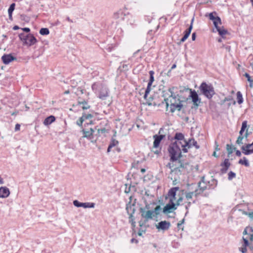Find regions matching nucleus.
<instances>
[{
  "label": "nucleus",
  "instance_id": "nucleus-50",
  "mask_svg": "<svg viewBox=\"0 0 253 253\" xmlns=\"http://www.w3.org/2000/svg\"><path fill=\"white\" fill-rule=\"evenodd\" d=\"M236 155L237 156L240 157L241 156V152L239 150L236 151Z\"/></svg>",
  "mask_w": 253,
  "mask_h": 253
},
{
  "label": "nucleus",
  "instance_id": "nucleus-38",
  "mask_svg": "<svg viewBox=\"0 0 253 253\" xmlns=\"http://www.w3.org/2000/svg\"><path fill=\"white\" fill-rule=\"evenodd\" d=\"M73 204L75 206L79 208L83 207V203L80 202L78 200H75L73 201Z\"/></svg>",
  "mask_w": 253,
  "mask_h": 253
},
{
  "label": "nucleus",
  "instance_id": "nucleus-13",
  "mask_svg": "<svg viewBox=\"0 0 253 253\" xmlns=\"http://www.w3.org/2000/svg\"><path fill=\"white\" fill-rule=\"evenodd\" d=\"M165 137V135L163 134L154 135L153 138L154 139L153 146L154 148H157L161 141V140Z\"/></svg>",
  "mask_w": 253,
  "mask_h": 253
},
{
  "label": "nucleus",
  "instance_id": "nucleus-7",
  "mask_svg": "<svg viewBox=\"0 0 253 253\" xmlns=\"http://www.w3.org/2000/svg\"><path fill=\"white\" fill-rule=\"evenodd\" d=\"M19 38L23 42L24 44L29 46L34 45L37 42L36 38L31 34L26 35L22 33L19 35Z\"/></svg>",
  "mask_w": 253,
  "mask_h": 253
},
{
  "label": "nucleus",
  "instance_id": "nucleus-10",
  "mask_svg": "<svg viewBox=\"0 0 253 253\" xmlns=\"http://www.w3.org/2000/svg\"><path fill=\"white\" fill-rule=\"evenodd\" d=\"M170 227V223L167 221H161L156 225V227L158 230H168Z\"/></svg>",
  "mask_w": 253,
  "mask_h": 253
},
{
  "label": "nucleus",
  "instance_id": "nucleus-29",
  "mask_svg": "<svg viewBox=\"0 0 253 253\" xmlns=\"http://www.w3.org/2000/svg\"><path fill=\"white\" fill-rule=\"evenodd\" d=\"M83 207L84 208H94L95 207V203L91 202L83 203Z\"/></svg>",
  "mask_w": 253,
  "mask_h": 253
},
{
  "label": "nucleus",
  "instance_id": "nucleus-40",
  "mask_svg": "<svg viewBox=\"0 0 253 253\" xmlns=\"http://www.w3.org/2000/svg\"><path fill=\"white\" fill-rule=\"evenodd\" d=\"M140 210H144V211H149L150 210V205L148 203L145 204V207L143 208H140Z\"/></svg>",
  "mask_w": 253,
  "mask_h": 253
},
{
  "label": "nucleus",
  "instance_id": "nucleus-9",
  "mask_svg": "<svg viewBox=\"0 0 253 253\" xmlns=\"http://www.w3.org/2000/svg\"><path fill=\"white\" fill-rule=\"evenodd\" d=\"M214 15H216L215 12H211L209 14V17L210 19L212 21L214 27L217 28L219 25H221L222 22L219 16H215Z\"/></svg>",
  "mask_w": 253,
  "mask_h": 253
},
{
  "label": "nucleus",
  "instance_id": "nucleus-5",
  "mask_svg": "<svg viewBox=\"0 0 253 253\" xmlns=\"http://www.w3.org/2000/svg\"><path fill=\"white\" fill-rule=\"evenodd\" d=\"M201 93L208 99H211L215 94L214 88L211 84L203 82L199 86Z\"/></svg>",
  "mask_w": 253,
  "mask_h": 253
},
{
  "label": "nucleus",
  "instance_id": "nucleus-58",
  "mask_svg": "<svg viewBox=\"0 0 253 253\" xmlns=\"http://www.w3.org/2000/svg\"><path fill=\"white\" fill-rule=\"evenodd\" d=\"M176 64H173V65H172V66H171V70H173V69H174V68H176Z\"/></svg>",
  "mask_w": 253,
  "mask_h": 253
},
{
  "label": "nucleus",
  "instance_id": "nucleus-55",
  "mask_svg": "<svg viewBox=\"0 0 253 253\" xmlns=\"http://www.w3.org/2000/svg\"><path fill=\"white\" fill-rule=\"evenodd\" d=\"M19 29V27L18 26L15 25L13 27V29L14 30H17Z\"/></svg>",
  "mask_w": 253,
  "mask_h": 253
},
{
  "label": "nucleus",
  "instance_id": "nucleus-60",
  "mask_svg": "<svg viewBox=\"0 0 253 253\" xmlns=\"http://www.w3.org/2000/svg\"><path fill=\"white\" fill-rule=\"evenodd\" d=\"M249 247L251 251H253V246H250V245H249Z\"/></svg>",
  "mask_w": 253,
  "mask_h": 253
},
{
  "label": "nucleus",
  "instance_id": "nucleus-34",
  "mask_svg": "<svg viewBox=\"0 0 253 253\" xmlns=\"http://www.w3.org/2000/svg\"><path fill=\"white\" fill-rule=\"evenodd\" d=\"M245 235L243 236V238H242V240H243V242H242V245H244V246H246V247H248L249 246V239H248V237H245L244 236Z\"/></svg>",
  "mask_w": 253,
  "mask_h": 253
},
{
  "label": "nucleus",
  "instance_id": "nucleus-32",
  "mask_svg": "<svg viewBox=\"0 0 253 253\" xmlns=\"http://www.w3.org/2000/svg\"><path fill=\"white\" fill-rule=\"evenodd\" d=\"M237 99L238 103L240 104L243 102V98L242 96V94L240 91H238L237 93Z\"/></svg>",
  "mask_w": 253,
  "mask_h": 253
},
{
  "label": "nucleus",
  "instance_id": "nucleus-37",
  "mask_svg": "<svg viewBox=\"0 0 253 253\" xmlns=\"http://www.w3.org/2000/svg\"><path fill=\"white\" fill-rule=\"evenodd\" d=\"M228 179L229 180H232L233 178H235L236 176V173L232 171H230L228 173Z\"/></svg>",
  "mask_w": 253,
  "mask_h": 253
},
{
  "label": "nucleus",
  "instance_id": "nucleus-41",
  "mask_svg": "<svg viewBox=\"0 0 253 253\" xmlns=\"http://www.w3.org/2000/svg\"><path fill=\"white\" fill-rule=\"evenodd\" d=\"M244 214L248 215V216L250 217V218L253 222V212H244Z\"/></svg>",
  "mask_w": 253,
  "mask_h": 253
},
{
  "label": "nucleus",
  "instance_id": "nucleus-1",
  "mask_svg": "<svg viewBox=\"0 0 253 253\" xmlns=\"http://www.w3.org/2000/svg\"><path fill=\"white\" fill-rule=\"evenodd\" d=\"M194 146L197 149L200 148V146L198 145L197 142L194 138H190L188 141H184V143L182 142H174L171 143L168 148V151L170 156V162L169 163L166 167L173 171L177 169L180 168H185L186 164L178 159L181 157V147L182 148V151L184 153L188 152V148Z\"/></svg>",
  "mask_w": 253,
  "mask_h": 253
},
{
  "label": "nucleus",
  "instance_id": "nucleus-6",
  "mask_svg": "<svg viewBox=\"0 0 253 253\" xmlns=\"http://www.w3.org/2000/svg\"><path fill=\"white\" fill-rule=\"evenodd\" d=\"M183 200L184 201V195H183V197L179 198L177 199L176 204H174L173 201V199H169V203L167 204L164 208L163 212L165 214L172 212L177 209L176 206L180 205L181 203Z\"/></svg>",
  "mask_w": 253,
  "mask_h": 253
},
{
  "label": "nucleus",
  "instance_id": "nucleus-31",
  "mask_svg": "<svg viewBox=\"0 0 253 253\" xmlns=\"http://www.w3.org/2000/svg\"><path fill=\"white\" fill-rule=\"evenodd\" d=\"M244 76L247 78L248 81L250 83V86L253 87V80L251 78L250 75L247 73H245Z\"/></svg>",
  "mask_w": 253,
  "mask_h": 253
},
{
  "label": "nucleus",
  "instance_id": "nucleus-21",
  "mask_svg": "<svg viewBox=\"0 0 253 253\" xmlns=\"http://www.w3.org/2000/svg\"><path fill=\"white\" fill-rule=\"evenodd\" d=\"M162 211V208L160 205H157L154 209L152 210L153 214L154 217L157 218L158 215L160 214V212Z\"/></svg>",
  "mask_w": 253,
  "mask_h": 253
},
{
  "label": "nucleus",
  "instance_id": "nucleus-26",
  "mask_svg": "<svg viewBox=\"0 0 253 253\" xmlns=\"http://www.w3.org/2000/svg\"><path fill=\"white\" fill-rule=\"evenodd\" d=\"M79 104L81 108H82L83 110H86L87 109H89L90 107V106L88 104L86 101H84L82 102H79Z\"/></svg>",
  "mask_w": 253,
  "mask_h": 253
},
{
  "label": "nucleus",
  "instance_id": "nucleus-62",
  "mask_svg": "<svg viewBox=\"0 0 253 253\" xmlns=\"http://www.w3.org/2000/svg\"><path fill=\"white\" fill-rule=\"evenodd\" d=\"M244 137H245L246 138H247L248 136V132H246L245 134L244 135Z\"/></svg>",
  "mask_w": 253,
  "mask_h": 253
},
{
  "label": "nucleus",
  "instance_id": "nucleus-16",
  "mask_svg": "<svg viewBox=\"0 0 253 253\" xmlns=\"http://www.w3.org/2000/svg\"><path fill=\"white\" fill-rule=\"evenodd\" d=\"M220 166L222 168L221 169V171L222 173L226 172L228 168L230 166V163L228 159H225L223 163H221Z\"/></svg>",
  "mask_w": 253,
  "mask_h": 253
},
{
  "label": "nucleus",
  "instance_id": "nucleus-14",
  "mask_svg": "<svg viewBox=\"0 0 253 253\" xmlns=\"http://www.w3.org/2000/svg\"><path fill=\"white\" fill-rule=\"evenodd\" d=\"M10 191L6 187H1L0 188V198H6L10 195Z\"/></svg>",
  "mask_w": 253,
  "mask_h": 253
},
{
  "label": "nucleus",
  "instance_id": "nucleus-42",
  "mask_svg": "<svg viewBox=\"0 0 253 253\" xmlns=\"http://www.w3.org/2000/svg\"><path fill=\"white\" fill-rule=\"evenodd\" d=\"M247 121H244L243 123H242V127H241V128L242 130H244L247 127Z\"/></svg>",
  "mask_w": 253,
  "mask_h": 253
},
{
  "label": "nucleus",
  "instance_id": "nucleus-59",
  "mask_svg": "<svg viewBox=\"0 0 253 253\" xmlns=\"http://www.w3.org/2000/svg\"><path fill=\"white\" fill-rule=\"evenodd\" d=\"M66 20L70 22H73L72 20H71L69 17L66 18Z\"/></svg>",
  "mask_w": 253,
  "mask_h": 253
},
{
  "label": "nucleus",
  "instance_id": "nucleus-18",
  "mask_svg": "<svg viewBox=\"0 0 253 253\" xmlns=\"http://www.w3.org/2000/svg\"><path fill=\"white\" fill-rule=\"evenodd\" d=\"M55 121V117L54 116L51 115L46 118L43 121V124L45 126H48Z\"/></svg>",
  "mask_w": 253,
  "mask_h": 253
},
{
  "label": "nucleus",
  "instance_id": "nucleus-30",
  "mask_svg": "<svg viewBox=\"0 0 253 253\" xmlns=\"http://www.w3.org/2000/svg\"><path fill=\"white\" fill-rule=\"evenodd\" d=\"M149 73L150 75V79H149V81L148 84H152V83L154 81V75L155 74V72L154 71L151 70L149 72Z\"/></svg>",
  "mask_w": 253,
  "mask_h": 253
},
{
  "label": "nucleus",
  "instance_id": "nucleus-46",
  "mask_svg": "<svg viewBox=\"0 0 253 253\" xmlns=\"http://www.w3.org/2000/svg\"><path fill=\"white\" fill-rule=\"evenodd\" d=\"M226 147H227V150L229 151V154H231L232 153V151L231 150V146L229 145V144H227L226 145Z\"/></svg>",
  "mask_w": 253,
  "mask_h": 253
},
{
  "label": "nucleus",
  "instance_id": "nucleus-8",
  "mask_svg": "<svg viewBox=\"0 0 253 253\" xmlns=\"http://www.w3.org/2000/svg\"><path fill=\"white\" fill-rule=\"evenodd\" d=\"M139 211L141 217L144 219L145 222L153 219L154 216L152 210L144 211V210H139Z\"/></svg>",
  "mask_w": 253,
  "mask_h": 253
},
{
  "label": "nucleus",
  "instance_id": "nucleus-22",
  "mask_svg": "<svg viewBox=\"0 0 253 253\" xmlns=\"http://www.w3.org/2000/svg\"><path fill=\"white\" fill-rule=\"evenodd\" d=\"M119 143V142L118 140H116L115 139L112 138L111 140L110 141V144L109 145V146L107 149V152H109L111 151V149L116 145H117Z\"/></svg>",
  "mask_w": 253,
  "mask_h": 253
},
{
  "label": "nucleus",
  "instance_id": "nucleus-33",
  "mask_svg": "<svg viewBox=\"0 0 253 253\" xmlns=\"http://www.w3.org/2000/svg\"><path fill=\"white\" fill-rule=\"evenodd\" d=\"M49 33L48 29L46 28H41L40 30V34L42 35H47Z\"/></svg>",
  "mask_w": 253,
  "mask_h": 253
},
{
  "label": "nucleus",
  "instance_id": "nucleus-49",
  "mask_svg": "<svg viewBox=\"0 0 253 253\" xmlns=\"http://www.w3.org/2000/svg\"><path fill=\"white\" fill-rule=\"evenodd\" d=\"M250 57H252L251 60L250 61V65L253 66V56L250 55Z\"/></svg>",
  "mask_w": 253,
  "mask_h": 253
},
{
  "label": "nucleus",
  "instance_id": "nucleus-64",
  "mask_svg": "<svg viewBox=\"0 0 253 253\" xmlns=\"http://www.w3.org/2000/svg\"><path fill=\"white\" fill-rule=\"evenodd\" d=\"M225 48H226L227 50H230V46H228V45H227V46H226L225 47Z\"/></svg>",
  "mask_w": 253,
  "mask_h": 253
},
{
  "label": "nucleus",
  "instance_id": "nucleus-39",
  "mask_svg": "<svg viewBox=\"0 0 253 253\" xmlns=\"http://www.w3.org/2000/svg\"><path fill=\"white\" fill-rule=\"evenodd\" d=\"M247 247L244 246V245H242V247H240L239 248V250L242 253H247Z\"/></svg>",
  "mask_w": 253,
  "mask_h": 253
},
{
  "label": "nucleus",
  "instance_id": "nucleus-11",
  "mask_svg": "<svg viewBox=\"0 0 253 253\" xmlns=\"http://www.w3.org/2000/svg\"><path fill=\"white\" fill-rule=\"evenodd\" d=\"M190 97L192 98L193 104L196 106H198L201 103V99L195 90H190Z\"/></svg>",
  "mask_w": 253,
  "mask_h": 253
},
{
  "label": "nucleus",
  "instance_id": "nucleus-28",
  "mask_svg": "<svg viewBox=\"0 0 253 253\" xmlns=\"http://www.w3.org/2000/svg\"><path fill=\"white\" fill-rule=\"evenodd\" d=\"M253 233V226H247L246 227L244 231H243V235H246V234Z\"/></svg>",
  "mask_w": 253,
  "mask_h": 253
},
{
  "label": "nucleus",
  "instance_id": "nucleus-44",
  "mask_svg": "<svg viewBox=\"0 0 253 253\" xmlns=\"http://www.w3.org/2000/svg\"><path fill=\"white\" fill-rule=\"evenodd\" d=\"M246 235H248L247 237H248V239L251 241H253V233H250V234H246Z\"/></svg>",
  "mask_w": 253,
  "mask_h": 253
},
{
  "label": "nucleus",
  "instance_id": "nucleus-57",
  "mask_svg": "<svg viewBox=\"0 0 253 253\" xmlns=\"http://www.w3.org/2000/svg\"><path fill=\"white\" fill-rule=\"evenodd\" d=\"M3 183V179L1 177H0V184H2Z\"/></svg>",
  "mask_w": 253,
  "mask_h": 253
},
{
  "label": "nucleus",
  "instance_id": "nucleus-27",
  "mask_svg": "<svg viewBox=\"0 0 253 253\" xmlns=\"http://www.w3.org/2000/svg\"><path fill=\"white\" fill-rule=\"evenodd\" d=\"M238 163L239 164L244 165L246 167H249L250 166V163L249 162V161L247 160V159L246 157H243V159H240Z\"/></svg>",
  "mask_w": 253,
  "mask_h": 253
},
{
  "label": "nucleus",
  "instance_id": "nucleus-4",
  "mask_svg": "<svg viewBox=\"0 0 253 253\" xmlns=\"http://www.w3.org/2000/svg\"><path fill=\"white\" fill-rule=\"evenodd\" d=\"M169 91L171 92V95L169 97V98L165 99V100L166 102L167 105L168 106L169 105V102L170 105V111L171 112H174L176 110L178 111H180L183 105L180 102L179 103H176V99L177 97L175 95L173 94L172 91Z\"/></svg>",
  "mask_w": 253,
  "mask_h": 253
},
{
  "label": "nucleus",
  "instance_id": "nucleus-24",
  "mask_svg": "<svg viewBox=\"0 0 253 253\" xmlns=\"http://www.w3.org/2000/svg\"><path fill=\"white\" fill-rule=\"evenodd\" d=\"M15 3H12L10 4L8 9V13L9 19H12V12L15 9Z\"/></svg>",
  "mask_w": 253,
  "mask_h": 253
},
{
  "label": "nucleus",
  "instance_id": "nucleus-56",
  "mask_svg": "<svg viewBox=\"0 0 253 253\" xmlns=\"http://www.w3.org/2000/svg\"><path fill=\"white\" fill-rule=\"evenodd\" d=\"M244 131H245L244 130H242V129H241V130L239 132V134H240L239 135L243 136V132H244Z\"/></svg>",
  "mask_w": 253,
  "mask_h": 253
},
{
  "label": "nucleus",
  "instance_id": "nucleus-12",
  "mask_svg": "<svg viewBox=\"0 0 253 253\" xmlns=\"http://www.w3.org/2000/svg\"><path fill=\"white\" fill-rule=\"evenodd\" d=\"M241 150L245 155L251 154L253 153V142L251 144L243 145Z\"/></svg>",
  "mask_w": 253,
  "mask_h": 253
},
{
  "label": "nucleus",
  "instance_id": "nucleus-19",
  "mask_svg": "<svg viewBox=\"0 0 253 253\" xmlns=\"http://www.w3.org/2000/svg\"><path fill=\"white\" fill-rule=\"evenodd\" d=\"M191 30H192V27H189L187 29H186L184 33V36L180 40V43L181 42H185L186 41V40L188 38V37L189 36L190 33H191Z\"/></svg>",
  "mask_w": 253,
  "mask_h": 253
},
{
  "label": "nucleus",
  "instance_id": "nucleus-63",
  "mask_svg": "<svg viewBox=\"0 0 253 253\" xmlns=\"http://www.w3.org/2000/svg\"><path fill=\"white\" fill-rule=\"evenodd\" d=\"M163 130H164L163 128H161L160 129V130H159V134L161 133H162V131H163Z\"/></svg>",
  "mask_w": 253,
  "mask_h": 253
},
{
  "label": "nucleus",
  "instance_id": "nucleus-25",
  "mask_svg": "<svg viewBox=\"0 0 253 253\" xmlns=\"http://www.w3.org/2000/svg\"><path fill=\"white\" fill-rule=\"evenodd\" d=\"M174 138L178 140L176 142H181V141L184 142V141H185L184 140V135L182 133L180 132H177L175 133Z\"/></svg>",
  "mask_w": 253,
  "mask_h": 253
},
{
  "label": "nucleus",
  "instance_id": "nucleus-20",
  "mask_svg": "<svg viewBox=\"0 0 253 253\" xmlns=\"http://www.w3.org/2000/svg\"><path fill=\"white\" fill-rule=\"evenodd\" d=\"M215 29L218 32L219 35L222 37V38H223L224 36L228 33L227 30L224 29L223 27H220L218 26L217 28H215Z\"/></svg>",
  "mask_w": 253,
  "mask_h": 253
},
{
  "label": "nucleus",
  "instance_id": "nucleus-2",
  "mask_svg": "<svg viewBox=\"0 0 253 253\" xmlns=\"http://www.w3.org/2000/svg\"><path fill=\"white\" fill-rule=\"evenodd\" d=\"M214 187L210 183V181H206L205 177H202V179L198 183L188 184L185 189L183 190V194L184 195V202L183 204L185 205L186 210L185 215L189 212V209L192 204L196 203L195 198H197L201 195L204 191L207 189H213Z\"/></svg>",
  "mask_w": 253,
  "mask_h": 253
},
{
  "label": "nucleus",
  "instance_id": "nucleus-54",
  "mask_svg": "<svg viewBox=\"0 0 253 253\" xmlns=\"http://www.w3.org/2000/svg\"><path fill=\"white\" fill-rule=\"evenodd\" d=\"M177 227H178L179 229H181H181H183V227H182V228L181 227V226H182V224H181V223H179V222H178V223H177Z\"/></svg>",
  "mask_w": 253,
  "mask_h": 253
},
{
  "label": "nucleus",
  "instance_id": "nucleus-45",
  "mask_svg": "<svg viewBox=\"0 0 253 253\" xmlns=\"http://www.w3.org/2000/svg\"><path fill=\"white\" fill-rule=\"evenodd\" d=\"M91 130L92 131L91 133H90L89 132H88V131H86V132L84 131V137H87L89 135L92 134V132H93V130L92 129H91Z\"/></svg>",
  "mask_w": 253,
  "mask_h": 253
},
{
  "label": "nucleus",
  "instance_id": "nucleus-52",
  "mask_svg": "<svg viewBox=\"0 0 253 253\" xmlns=\"http://www.w3.org/2000/svg\"><path fill=\"white\" fill-rule=\"evenodd\" d=\"M196 39V33H193L192 35V41H195Z\"/></svg>",
  "mask_w": 253,
  "mask_h": 253
},
{
  "label": "nucleus",
  "instance_id": "nucleus-17",
  "mask_svg": "<svg viewBox=\"0 0 253 253\" xmlns=\"http://www.w3.org/2000/svg\"><path fill=\"white\" fill-rule=\"evenodd\" d=\"M179 189V187H175L170 189L168 192V195L169 197V199H173V201L176 199L175 196L176 191Z\"/></svg>",
  "mask_w": 253,
  "mask_h": 253
},
{
  "label": "nucleus",
  "instance_id": "nucleus-51",
  "mask_svg": "<svg viewBox=\"0 0 253 253\" xmlns=\"http://www.w3.org/2000/svg\"><path fill=\"white\" fill-rule=\"evenodd\" d=\"M130 242L131 243H138V241L136 239H134V238H132V239H131Z\"/></svg>",
  "mask_w": 253,
  "mask_h": 253
},
{
  "label": "nucleus",
  "instance_id": "nucleus-36",
  "mask_svg": "<svg viewBox=\"0 0 253 253\" xmlns=\"http://www.w3.org/2000/svg\"><path fill=\"white\" fill-rule=\"evenodd\" d=\"M244 138V136L239 135L237 138V140H236V143L238 145L243 144V140Z\"/></svg>",
  "mask_w": 253,
  "mask_h": 253
},
{
  "label": "nucleus",
  "instance_id": "nucleus-61",
  "mask_svg": "<svg viewBox=\"0 0 253 253\" xmlns=\"http://www.w3.org/2000/svg\"><path fill=\"white\" fill-rule=\"evenodd\" d=\"M184 218H183L179 223H181V224L182 225L184 222Z\"/></svg>",
  "mask_w": 253,
  "mask_h": 253
},
{
  "label": "nucleus",
  "instance_id": "nucleus-43",
  "mask_svg": "<svg viewBox=\"0 0 253 253\" xmlns=\"http://www.w3.org/2000/svg\"><path fill=\"white\" fill-rule=\"evenodd\" d=\"M107 132V130L105 128H102L98 129V132L99 133H104Z\"/></svg>",
  "mask_w": 253,
  "mask_h": 253
},
{
  "label": "nucleus",
  "instance_id": "nucleus-23",
  "mask_svg": "<svg viewBox=\"0 0 253 253\" xmlns=\"http://www.w3.org/2000/svg\"><path fill=\"white\" fill-rule=\"evenodd\" d=\"M92 117H93L92 115L90 114H83V116H82V117L80 118L81 124L78 123V125L79 126H82V124H83V122L85 120L91 119V118H92Z\"/></svg>",
  "mask_w": 253,
  "mask_h": 253
},
{
  "label": "nucleus",
  "instance_id": "nucleus-15",
  "mask_svg": "<svg viewBox=\"0 0 253 253\" xmlns=\"http://www.w3.org/2000/svg\"><path fill=\"white\" fill-rule=\"evenodd\" d=\"M1 59L4 64H8L10 62L15 60L16 58L11 54H4L2 56Z\"/></svg>",
  "mask_w": 253,
  "mask_h": 253
},
{
  "label": "nucleus",
  "instance_id": "nucleus-3",
  "mask_svg": "<svg viewBox=\"0 0 253 253\" xmlns=\"http://www.w3.org/2000/svg\"><path fill=\"white\" fill-rule=\"evenodd\" d=\"M91 88L96 96L101 100H105L109 95V89L104 84L96 82L91 85Z\"/></svg>",
  "mask_w": 253,
  "mask_h": 253
},
{
  "label": "nucleus",
  "instance_id": "nucleus-47",
  "mask_svg": "<svg viewBox=\"0 0 253 253\" xmlns=\"http://www.w3.org/2000/svg\"><path fill=\"white\" fill-rule=\"evenodd\" d=\"M20 125L18 124H17L15 126V130L18 131V130H20Z\"/></svg>",
  "mask_w": 253,
  "mask_h": 253
},
{
  "label": "nucleus",
  "instance_id": "nucleus-53",
  "mask_svg": "<svg viewBox=\"0 0 253 253\" xmlns=\"http://www.w3.org/2000/svg\"><path fill=\"white\" fill-rule=\"evenodd\" d=\"M194 17H193L192 19H191V23H190V25L189 27H192V28H193V24L194 22Z\"/></svg>",
  "mask_w": 253,
  "mask_h": 253
},
{
  "label": "nucleus",
  "instance_id": "nucleus-35",
  "mask_svg": "<svg viewBox=\"0 0 253 253\" xmlns=\"http://www.w3.org/2000/svg\"><path fill=\"white\" fill-rule=\"evenodd\" d=\"M152 84H147V88L145 90V94H144V99H146L147 97V95L149 94L150 92V90H151V86Z\"/></svg>",
  "mask_w": 253,
  "mask_h": 253
},
{
  "label": "nucleus",
  "instance_id": "nucleus-48",
  "mask_svg": "<svg viewBox=\"0 0 253 253\" xmlns=\"http://www.w3.org/2000/svg\"><path fill=\"white\" fill-rule=\"evenodd\" d=\"M22 30L27 33H28L30 31V28L27 27L23 28Z\"/></svg>",
  "mask_w": 253,
  "mask_h": 253
}]
</instances>
